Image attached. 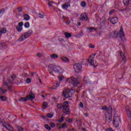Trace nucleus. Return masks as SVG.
Segmentation results:
<instances>
[{
    "label": "nucleus",
    "mask_w": 131,
    "mask_h": 131,
    "mask_svg": "<svg viewBox=\"0 0 131 131\" xmlns=\"http://www.w3.org/2000/svg\"><path fill=\"white\" fill-rule=\"evenodd\" d=\"M48 70L50 74H52V72L54 71V72H56L57 73H62L63 72V69L61 68L59 66L56 65H49L48 67Z\"/></svg>",
    "instance_id": "1"
},
{
    "label": "nucleus",
    "mask_w": 131,
    "mask_h": 131,
    "mask_svg": "<svg viewBox=\"0 0 131 131\" xmlns=\"http://www.w3.org/2000/svg\"><path fill=\"white\" fill-rule=\"evenodd\" d=\"M114 35L116 38H117V37H120L122 40H125V35L124 34V32H123V28L122 27H121L119 33H117V31H115L114 32Z\"/></svg>",
    "instance_id": "2"
},
{
    "label": "nucleus",
    "mask_w": 131,
    "mask_h": 131,
    "mask_svg": "<svg viewBox=\"0 0 131 131\" xmlns=\"http://www.w3.org/2000/svg\"><path fill=\"white\" fill-rule=\"evenodd\" d=\"M69 80H71L72 81V84H73L74 86L76 87L75 90H77V92L78 93V92H79L78 91H79V90H80V88H81V86H78L79 82L77 81V79L73 77L70 79H68L67 81H69Z\"/></svg>",
    "instance_id": "3"
},
{
    "label": "nucleus",
    "mask_w": 131,
    "mask_h": 131,
    "mask_svg": "<svg viewBox=\"0 0 131 131\" xmlns=\"http://www.w3.org/2000/svg\"><path fill=\"white\" fill-rule=\"evenodd\" d=\"M32 32H33L32 30H29L28 32L22 34L21 36L18 38V41H23V40H25L26 38H28V37H29L32 34Z\"/></svg>",
    "instance_id": "4"
},
{
    "label": "nucleus",
    "mask_w": 131,
    "mask_h": 131,
    "mask_svg": "<svg viewBox=\"0 0 131 131\" xmlns=\"http://www.w3.org/2000/svg\"><path fill=\"white\" fill-rule=\"evenodd\" d=\"M34 99H35V96L32 93V94L28 95L26 97H20L19 101V102H22V101L26 102V101H28L29 100L32 101Z\"/></svg>",
    "instance_id": "5"
},
{
    "label": "nucleus",
    "mask_w": 131,
    "mask_h": 131,
    "mask_svg": "<svg viewBox=\"0 0 131 131\" xmlns=\"http://www.w3.org/2000/svg\"><path fill=\"white\" fill-rule=\"evenodd\" d=\"M1 127L2 128L3 127H5L8 130H9V131L14 130V128H13L12 126L10 125L9 124L5 122L4 120H1Z\"/></svg>",
    "instance_id": "6"
},
{
    "label": "nucleus",
    "mask_w": 131,
    "mask_h": 131,
    "mask_svg": "<svg viewBox=\"0 0 131 131\" xmlns=\"http://www.w3.org/2000/svg\"><path fill=\"white\" fill-rule=\"evenodd\" d=\"M62 95L66 99H67V98H71L72 96H73V91H71L69 90H64L62 92Z\"/></svg>",
    "instance_id": "7"
},
{
    "label": "nucleus",
    "mask_w": 131,
    "mask_h": 131,
    "mask_svg": "<svg viewBox=\"0 0 131 131\" xmlns=\"http://www.w3.org/2000/svg\"><path fill=\"white\" fill-rule=\"evenodd\" d=\"M96 55H97L96 53H94L93 55H91L89 58V59H88V62L89 63L90 65H91V66H93L94 67V68H96V66H98L97 64H95V62H94V59H95V57L96 56Z\"/></svg>",
    "instance_id": "8"
},
{
    "label": "nucleus",
    "mask_w": 131,
    "mask_h": 131,
    "mask_svg": "<svg viewBox=\"0 0 131 131\" xmlns=\"http://www.w3.org/2000/svg\"><path fill=\"white\" fill-rule=\"evenodd\" d=\"M63 108H62V112L63 113H64V114H66L67 115L68 114H69L70 113V110H69V103H68V101H65L64 102V105Z\"/></svg>",
    "instance_id": "9"
},
{
    "label": "nucleus",
    "mask_w": 131,
    "mask_h": 131,
    "mask_svg": "<svg viewBox=\"0 0 131 131\" xmlns=\"http://www.w3.org/2000/svg\"><path fill=\"white\" fill-rule=\"evenodd\" d=\"M8 83H13V80L7 79L6 81H5L4 82L3 88L7 89V88L8 89L9 92H12V86H9L8 85Z\"/></svg>",
    "instance_id": "10"
},
{
    "label": "nucleus",
    "mask_w": 131,
    "mask_h": 131,
    "mask_svg": "<svg viewBox=\"0 0 131 131\" xmlns=\"http://www.w3.org/2000/svg\"><path fill=\"white\" fill-rule=\"evenodd\" d=\"M113 119V124L115 127H118V126H119V124L120 123V118L118 116L115 115Z\"/></svg>",
    "instance_id": "11"
},
{
    "label": "nucleus",
    "mask_w": 131,
    "mask_h": 131,
    "mask_svg": "<svg viewBox=\"0 0 131 131\" xmlns=\"http://www.w3.org/2000/svg\"><path fill=\"white\" fill-rule=\"evenodd\" d=\"M82 69V66L80 64V63H77L74 64V71L77 73H79V72L81 71Z\"/></svg>",
    "instance_id": "12"
},
{
    "label": "nucleus",
    "mask_w": 131,
    "mask_h": 131,
    "mask_svg": "<svg viewBox=\"0 0 131 131\" xmlns=\"http://www.w3.org/2000/svg\"><path fill=\"white\" fill-rule=\"evenodd\" d=\"M111 120H112V115L107 113V114H106L105 116V121L107 122V123H110Z\"/></svg>",
    "instance_id": "13"
},
{
    "label": "nucleus",
    "mask_w": 131,
    "mask_h": 131,
    "mask_svg": "<svg viewBox=\"0 0 131 131\" xmlns=\"http://www.w3.org/2000/svg\"><path fill=\"white\" fill-rule=\"evenodd\" d=\"M23 22L21 21L18 23V25L16 27V29L17 30L18 32H21L22 30H23Z\"/></svg>",
    "instance_id": "14"
},
{
    "label": "nucleus",
    "mask_w": 131,
    "mask_h": 131,
    "mask_svg": "<svg viewBox=\"0 0 131 131\" xmlns=\"http://www.w3.org/2000/svg\"><path fill=\"white\" fill-rule=\"evenodd\" d=\"M80 19L82 21H88V19H89V17H88L86 13H83L81 14Z\"/></svg>",
    "instance_id": "15"
},
{
    "label": "nucleus",
    "mask_w": 131,
    "mask_h": 131,
    "mask_svg": "<svg viewBox=\"0 0 131 131\" xmlns=\"http://www.w3.org/2000/svg\"><path fill=\"white\" fill-rule=\"evenodd\" d=\"M108 20H110V22L112 23V24H116V23L118 22V18L116 17H114L112 18H108Z\"/></svg>",
    "instance_id": "16"
},
{
    "label": "nucleus",
    "mask_w": 131,
    "mask_h": 131,
    "mask_svg": "<svg viewBox=\"0 0 131 131\" xmlns=\"http://www.w3.org/2000/svg\"><path fill=\"white\" fill-rule=\"evenodd\" d=\"M59 86H60V82L58 81H55L53 86L52 88V90H57V89H58Z\"/></svg>",
    "instance_id": "17"
},
{
    "label": "nucleus",
    "mask_w": 131,
    "mask_h": 131,
    "mask_svg": "<svg viewBox=\"0 0 131 131\" xmlns=\"http://www.w3.org/2000/svg\"><path fill=\"white\" fill-rule=\"evenodd\" d=\"M126 111L127 113V115L128 116V118L129 120L130 121V123L131 124V112H130V111H129V110L126 108ZM129 125L131 127V125Z\"/></svg>",
    "instance_id": "18"
},
{
    "label": "nucleus",
    "mask_w": 131,
    "mask_h": 131,
    "mask_svg": "<svg viewBox=\"0 0 131 131\" xmlns=\"http://www.w3.org/2000/svg\"><path fill=\"white\" fill-rule=\"evenodd\" d=\"M68 7H70V4L69 3H66L62 5V8L63 10H67Z\"/></svg>",
    "instance_id": "19"
},
{
    "label": "nucleus",
    "mask_w": 131,
    "mask_h": 131,
    "mask_svg": "<svg viewBox=\"0 0 131 131\" xmlns=\"http://www.w3.org/2000/svg\"><path fill=\"white\" fill-rule=\"evenodd\" d=\"M63 34H64L66 38H69V37H71L72 34L70 33L66 32L65 31H63Z\"/></svg>",
    "instance_id": "20"
},
{
    "label": "nucleus",
    "mask_w": 131,
    "mask_h": 131,
    "mask_svg": "<svg viewBox=\"0 0 131 131\" xmlns=\"http://www.w3.org/2000/svg\"><path fill=\"white\" fill-rule=\"evenodd\" d=\"M61 60L66 63L69 62V59L67 57H62L61 58Z\"/></svg>",
    "instance_id": "21"
},
{
    "label": "nucleus",
    "mask_w": 131,
    "mask_h": 131,
    "mask_svg": "<svg viewBox=\"0 0 131 131\" xmlns=\"http://www.w3.org/2000/svg\"><path fill=\"white\" fill-rule=\"evenodd\" d=\"M50 57L51 58V59H57L58 58H59V55H58L56 54H53L51 55H50Z\"/></svg>",
    "instance_id": "22"
},
{
    "label": "nucleus",
    "mask_w": 131,
    "mask_h": 131,
    "mask_svg": "<svg viewBox=\"0 0 131 131\" xmlns=\"http://www.w3.org/2000/svg\"><path fill=\"white\" fill-rule=\"evenodd\" d=\"M24 19L26 20V21H28V20L30 19V17L28 14L24 15Z\"/></svg>",
    "instance_id": "23"
},
{
    "label": "nucleus",
    "mask_w": 131,
    "mask_h": 131,
    "mask_svg": "<svg viewBox=\"0 0 131 131\" xmlns=\"http://www.w3.org/2000/svg\"><path fill=\"white\" fill-rule=\"evenodd\" d=\"M57 107L58 109H63V108H64V102L62 104H57Z\"/></svg>",
    "instance_id": "24"
},
{
    "label": "nucleus",
    "mask_w": 131,
    "mask_h": 131,
    "mask_svg": "<svg viewBox=\"0 0 131 131\" xmlns=\"http://www.w3.org/2000/svg\"><path fill=\"white\" fill-rule=\"evenodd\" d=\"M1 34H5V33H7V29L3 28L1 30Z\"/></svg>",
    "instance_id": "25"
},
{
    "label": "nucleus",
    "mask_w": 131,
    "mask_h": 131,
    "mask_svg": "<svg viewBox=\"0 0 131 131\" xmlns=\"http://www.w3.org/2000/svg\"><path fill=\"white\" fill-rule=\"evenodd\" d=\"M54 4H55V3L52 1H49V2L48 3V7H49V8H52L53 5H54Z\"/></svg>",
    "instance_id": "26"
},
{
    "label": "nucleus",
    "mask_w": 131,
    "mask_h": 131,
    "mask_svg": "<svg viewBox=\"0 0 131 131\" xmlns=\"http://www.w3.org/2000/svg\"><path fill=\"white\" fill-rule=\"evenodd\" d=\"M7 99H8V97H7L3 96H1V100H2V101H3V102H5V101H7Z\"/></svg>",
    "instance_id": "27"
},
{
    "label": "nucleus",
    "mask_w": 131,
    "mask_h": 131,
    "mask_svg": "<svg viewBox=\"0 0 131 131\" xmlns=\"http://www.w3.org/2000/svg\"><path fill=\"white\" fill-rule=\"evenodd\" d=\"M1 50H4L7 48V46H6V43H1Z\"/></svg>",
    "instance_id": "28"
},
{
    "label": "nucleus",
    "mask_w": 131,
    "mask_h": 131,
    "mask_svg": "<svg viewBox=\"0 0 131 131\" xmlns=\"http://www.w3.org/2000/svg\"><path fill=\"white\" fill-rule=\"evenodd\" d=\"M48 107V103L47 102H44L43 103V105H42V109L45 110L46 108Z\"/></svg>",
    "instance_id": "29"
},
{
    "label": "nucleus",
    "mask_w": 131,
    "mask_h": 131,
    "mask_svg": "<svg viewBox=\"0 0 131 131\" xmlns=\"http://www.w3.org/2000/svg\"><path fill=\"white\" fill-rule=\"evenodd\" d=\"M59 128H67V125H66V123H63L62 124V126H59Z\"/></svg>",
    "instance_id": "30"
},
{
    "label": "nucleus",
    "mask_w": 131,
    "mask_h": 131,
    "mask_svg": "<svg viewBox=\"0 0 131 131\" xmlns=\"http://www.w3.org/2000/svg\"><path fill=\"white\" fill-rule=\"evenodd\" d=\"M109 112H112V106L109 105L108 107L107 108V113H109Z\"/></svg>",
    "instance_id": "31"
},
{
    "label": "nucleus",
    "mask_w": 131,
    "mask_h": 131,
    "mask_svg": "<svg viewBox=\"0 0 131 131\" xmlns=\"http://www.w3.org/2000/svg\"><path fill=\"white\" fill-rule=\"evenodd\" d=\"M45 127L46 128V129H48V130H51L52 129L51 128V127L49 126L48 124H45Z\"/></svg>",
    "instance_id": "32"
},
{
    "label": "nucleus",
    "mask_w": 131,
    "mask_h": 131,
    "mask_svg": "<svg viewBox=\"0 0 131 131\" xmlns=\"http://www.w3.org/2000/svg\"><path fill=\"white\" fill-rule=\"evenodd\" d=\"M6 92H8V90H4L2 88H1V95L2 94H5L6 93Z\"/></svg>",
    "instance_id": "33"
},
{
    "label": "nucleus",
    "mask_w": 131,
    "mask_h": 131,
    "mask_svg": "<svg viewBox=\"0 0 131 131\" xmlns=\"http://www.w3.org/2000/svg\"><path fill=\"white\" fill-rule=\"evenodd\" d=\"M64 121V117L62 116L60 119L58 121V122L62 123Z\"/></svg>",
    "instance_id": "34"
},
{
    "label": "nucleus",
    "mask_w": 131,
    "mask_h": 131,
    "mask_svg": "<svg viewBox=\"0 0 131 131\" xmlns=\"http://www.w3.org/2000/svg\"><path fill=\"white\" fill-rule=\"evenodd\" d=\"M44 17H45V13H43V14L39 13L38 14L39 18H41V19H42V18H43Z\"/></svg>",
    "instance_id": "35"
},
{
    "label": "nucleus",
    "mask_w": 131,
    "mask_h": 131,
    "mask_svg": "<svg viewBox=\"0 0 131 131\" xmlns=\"http://www.w3.org/2000/svg\"><path fill=\"white\" fill-rule=\"evenodd\" d=\"M123 3L124 5H128V3H129V0H123Z\"/></svg>",
    "instance_id": "36"
},
{
    "label": "nucleus",
    "mask_w": 131,
    "mask_h": 131,
    "mask_svg": "<svg viewBox=\"0 0 131 131\" xmlns=\"http://www.w3.org/2000/svg\"><path fill=\"white\" fill-rule=\"evenodd\" d=\"M81 7H83V8H84V7L86 6V4L85 3V2L84 1L82 2L81 3Z\"/></svg>",
    "instance_id": "37"
},
{
    "label": "nucleus",
    "mask_w": 131,
    "mask_h": 131,
    "mask_svg": "<svg viewBox=\"0 0 131 131\" xmlns=\"http://www.w3.org/2000/svg\"><path fill=\"white\" fill-rule=\"evenodd\" d=\"M53 116H54V115L52 114H47V117H49V118H52V117H53Z\"/></svg>",
    "instance_id": "38"
},
{
    "label": "nucleus",
    "mask_w": 131,
    "mask_h": 131,
    "mask_svg": "<svg viewBox=\"0 0 131 131\" xmlns=\"http://www.w3.org/2000/svg\"><path fill=\"white\" fill-rule=\"evenodd\" d=\"M102 110H105V111H106V112H107V106L104 105L103 106H102V107L101 108Z\"/></svg>",
    "instance_id": "39"
},
{
    "label": "nucleus",
    "mask_w": 131,
    "mask_h": 131,
    "mask_svg": "<svg viewBox=\"0 0 131 131\" xmlns=\"http://www.w3.org/2000/svg\"><path fill=\"white\" fill-rule=\"evenodd\" d=\"M88 30H89V33L90 32H93V30H94V28H93V27H90V28H88Z\"/></svg>",
    "instance_id": "40"
},
{
    "label": "nucleus",
    "mask_w": 131,
    "mask_h": 131,
    "mask_svg": "<svg viewBox=\"0 0 131 131\" xmlns=\"http://www.w3.org/2000/svg\"><path fill=\"white\" fill-rule=\"evenodd\" d=\"M25 27H26V28H28V27H29V22H26L25 24Z\"/></svg>",
    "instance_id": "41"
},
{
    "label": "nucleus",
    "mask_w": 131,
    "mask_h": 131,
    "mask_svg": "<svg viewBox=\"0 0 131 131\" xmlns=\"http://www.w3.org/2000/svg\"><path fill=\"white\" fill-rule=\"evenodd\" d=\"M58 78L59 81H62L64 79V77H63L62 76H58Z\"/></svg>",
    "instance_id": "42"
},
{
    "label": "nucleus",
    "mask_w": 131,
    "mask_h": 131,
    "mask_svg": "<svg viewBox=\"0 0 131 131\" xmlns=\"http://www.w3.org/2000/svg\"><path fill=\"white\" fill-rule=\"evenodd\" d=\"M23 11V9H22V7H18L17 8V12H22Z\"/></svg>",
    "instance_id": "43"
},
{
    "label": "nucleus",
    "mask_w": 131,
    "mask_h": 131,
    "mask_svg": "<svg viewBox=\"0 0 131 131\" xmlns=\"http://www.w3.org/2000/svg\"><path fill=\"white\" fill-rule=\"evenodd\" d=\"M122 60H123V61L125 62V63L126 62L127 60H126V57H125V56H124V55H123L122 56Z\"/></svg>",
    "instance_id": "44"
},
{
    "label": "nucleus",
    "mask_w": 131,
    "mask_h": 131,
    "mask_svg": "<svg viewBox=\"0 0 131 131\" xmlns=\"http://www.w3.org/2000/svg\"><path fill=\"white\" fill-rule=\"evenodd\" d=\"M50 125L52 128H54V127H55V126H56V125L54 123H53V122H51L50 123Z\"/></svg>",
    "instance_id": "45"
},
{
    "label": "nucleus",
    "mask_w": 131,
    "mask_h": 131,
    "mask_svg": "<svg viewBox=\"0 0 131 131\" xmlns=\"http://www.w3.org/2000/svg\"><path fill=\"white\" fill-rule=\"evenodd\" d=\"M27 83L29 84V83H30L31 82V79L30 78H27L26 81Z\"/></svg>",
    "instance_id": "46"
},
{
    "label": "nucleus",
    "mask_w": 131,
    "mask_h": 131,
    "mask_svg": "<svg viewBox=\"0 0 131 131\" xmlns=\"http://www.w3.org/2000/svg\"><path fill=\"white\" fill-rule=\"evenodd\" d=\"M37 57H38L39 58H41V57H42V54H41L40 53H38L37 54Z\"/></svg>",
    "instance_id": "47"
},
{
    "label": "nucleus",
    "mask_w": 131,
    "mask_h": 131,
    "mask_svg": "<svg viewBox=\"0 0 131 131\" xmlns=\"http://www.w3.org/2000/svg\"><path fill=\"white\" fill-rule=\"evenodd\" d=\"M89 48H91V49H95V46H94L93 44H90Z\"/></svg>",
    "instance_id": "48"
},
{
    "label": "nucleus",
    "mask_w": 131,
    "mask_h": 131,
    "mask_svg": "<svg viewBox=\"0 0 131 131\" xmlns=\"http://www.w3.org/2000/svg\"><path fill=\"white\" fill-rule=\"evenodd\" d=\"M4 13H5V9L2 8L1 10V14H4Z\"/></svg>",
    "instance_id": "49"
},
{
    "label": "nucleus",
    "mask_w": 131,
    "mask_h": 131,
    "mask_svg": "<svg viewBox=\"0 0 131 131\" xmlns=\"http://www.w3.org/2000/svg\"><path fill=\"white\" fill-rule=\"evenodd\" d=\"M17 128H18V131H22L23 130V129H24V128L21 127H18Z\"/></svg>",
    "instance_id": "50"
},
{
    "label": "nucleus",
    "mask_w": 131,
    "mask_h": 131,
    "mask_svg": "<svg viewBox=\"0 0 131 131\" xmlns=\"http://www.w3.org/2000/svg\"><path fill=\"white\" fill-rule=\"evenodd\" d=\"M79 106L80 108H83V103H82V102H80L79 104Z\"/></svg>",
    "instance_id": "51"
},
{
    "label": "nucleus",
    "mask_w": 131,
    "mask_h": 131,
    "mask_svg": "<svg viewBox=\"0 0 131 131\" xmlns=\"http://www.w3.org/2000/svg\"><path fill=\"white\" fill-rule=\"evenodd\" d=\"M67 121H68L69 123H70L72 122V119L69 118L68 119V120Z\"/></svg>",
    "instance_id": "52"
},
{
    "label": "nucleus",
    "mask_w": 131,
    "mask_h": 131,
    "mask_svg": "<svg viewBox=\"0 0 131 131\" xmlns=\"http://www.w3.org/2000/svg\"><path fill=\"white\" fill-rule=\"evenodd\" d=\"M115 11V10H111V11H110V12H109V15H112V13H114Z\"/></svg>",
    "instance_id": "53"
},
{
    "label": "nucleus",
    "mask_w": 131,
    "mask_h": 131,
    "mask_svg": "<svg viewBox=\"0 0 131 131\" xmlns=\"http://www.w3.org/2000/svg\"><path fill=\"white\" fill-rule=\"evenodd\" d=\"M70 22H71V21L68 20L67 21H66V24L67 25H69L70 24Z\"/></svg>",
    "instance_id": "54"
},
{
    "label": "nucleus",
    "mask_w": 131,
    "mask_h": 131,
    "mask_svg": "<svg viewBox=\"0 0 131 131\" xmlns=\"http://www.w3.org/2000/svg\"><path fill=\"white\" fill-rule=\"evenodd\" d=\"M41 117H42V118H43V119L45 120H47V118H48L47 117H45V116H41Z\"/></svg>",
    "instance_id": "55"
},
{
    "label": "nucleus",
    "mask_w": 131,
    "mask_h": 131,
    "mask_svg": "<svg viewBox=\"0 0 131 131\" xmlns=\"http://www.w3.org/2000/svg\"><path fill=\"white\" fill-rule=\"evenodd\" d=\"M11 78H12V79H15V78H16L15 75H12L11 76Z\"/></svg>",
    "instance_id": "56"
},
{
    "label": "nucleus",
    "mask_w": 131,
    "mask_h": 131,
    "mask_svg": "<svg viewBox=\"0 0 131 131\" xmlns=\"http://www.w3.org/2000/svg\"><path fill=\"white\" fill-rule=\"evenodd\" d=\"M84 116H85V117H89V114L86 113L84 114Z\"/></svg>",
    "instance_id": "57"
},
{
    "label": "nucleus",
    "mask_w": 131,
    "mask_h": 131,
    "mask_svg": "<svg viewBox=\"0 0 131 131\" xmlns=\"http://www.w3.org/2000/svg\"><path fill=\"white\" fill-rule=\"evenodd\" d=\"M27 76H28V75L27 74H25L24 75V77H27Z\"/></svg>",
    "instance_id": "58"
},
{
    "label": "nucleus",
    "mask_w": 131,
    "mask_h": 131,
    "mask_svg": "<svg viewBox=\"0 0 131 131\" xmlns=\"http://www.w3.org/2000/svg\"><path fill=\"white\" fill-rule=\"evenodd\" d=\"M107 130H108V131H112V128H108L107 129Z\"/></svg>",
    "instance_id": "59"
},
{
    "label": "nucleus",
    "mask_w": 131,
    "mask_h": 131,
    "mask_svg": "<svg viewBox=\"0 0 131 131\" xmlns=\"http://www.w3.org/2000/svg\"><path fill=\"white\" fill-rule=\"evenodd\" d=\"M88 79H89L88 78L85 77V78H84V81H85L86 80H88Z\"/></svg>",
    "instance_id": "60"
},
{
    "label": "nucleus",
    "mask_w": 131,
    "mask_h": 131,
    "mask_svg": "<svg viewBox=\"0 0 131 131\" xmlns=\"http://www.w3.org/2000/svg\"><path fill=\"white\" fill-rule=\"evenodd\" d=\"M120 55L121 57H122V51L120 52Z\"/></svg>",
    "instance_id": "61"
},
{
    "label": "nucleus",
    "mask_w": 131,
    "mask_h": 131,
    "mask_svg": "<svg viewBox=\"0 0 131 131\" xmlns=\"http://www.w3.org/2000/svg\"><path fill=\"white\" fill-rule=\"evenodd\" d=\"M62 19H63V20H65V19H66V17H65V16H63Z\"/></svg>",
    "instance_id": "62"
},
{
    "label": "nucleus",
    "mask_w": 131,
    "mask_h": 131,
    "mask_svg": "<svg viewBox=\"0 0 131 131\" xmlns=\"http://www.w3.org/2000/svg\"><path fill=\"white\" fill-rule=\"evenodd\" d=\"M81 25V24L80 23H78V26H80Z\"/></svg>",
    "instance_id": "63"
},
{
    "label": "nucleus",
    "mask_w": 131,
    "mask_h": 131,
    "mask_svg": "<svg viewBox=\"0 0 131 131\" xmlns=\"http://www.w3.org/2000/svg\"><path fill=\"white\" fill-rule=\"evenodd\" d=\"M106 22V20H103V21H102V23H105Z\"/></svg>",
    "instance_id": "64"
}]
</instances>
